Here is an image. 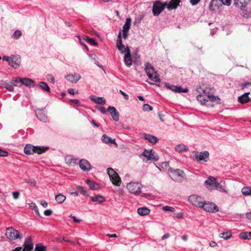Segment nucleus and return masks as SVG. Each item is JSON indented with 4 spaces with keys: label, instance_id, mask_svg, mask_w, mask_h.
<instances>
[{
    "label": "nucleus",
    "instance_id": "1",
    "mask_svg": "<svg viewBox=\"0 0 251 251\" xmlns=\"http://www.w3.org/2000/svg\"><path fill=\"white\" fill-rule=\"evenodd\" d=\"M197 91L200 93L197 97L198 101L202 105L208 107H213L215 104L220 102V99L218 97L213 95L214 90L213 88L206 87L203 89L199 88Z\"/></svg>",
    "mask_w": 251,
    "mask_h": 251
},
{
    "label": "nucleus",
    "instance_id": "2",
    "mask_svg": "<svg viewBox=\"0 0 251 251\" xmlns=\"http://www.w3.org/2000/svg\"><path fill=\"white\" fill-rule=\"evenodd\" d=\"M168 174L171 178L176 182H180L183 179H186L185 174L180 169H173L170 168L168 170Z\"/></svg>",
    "mask_w": 251,
    "mask_h": 251
},
{
    "label": "nucleus",
    "instance_id": "3",
    "mask_svg": "<svg viewBox=\"0 0 251 251\" xmlns=\"http://www.w3.org/2000/svg\"><path fill=\"white\" fill-rule=\"evenodd\" d=\"M49 147L34 146L31 144H27L24 148V152L27 155H31L34 153L39 154L46 152Z\"/></svg>",
    "mask_w": 251,
    "mask_h": 251
},
{
    "label": "nucleus",
    "instance_id": "4",
    "mask_svg": "<svg viewBox=\"0 0 251 251\" xmlns=\"http://www.w3.org/2000/svg\"><path fill=\"white\" fill-rule=\"evenodd\" d=\"M145 70L150 79L155 82H160L161 80L159 77L157 72L151 64L149 63H146L145 65Z\"/></svg>",
    "mask_w": 251,
    "mask_h": 251
},
{
    "label": "nucleus",
    "instance_id": "5",
    "mask_svg": "<svg viewBox=\"0 0 251 251\" xmlns=\"http://www.w3.org/2000/svg\"><path fill=\"white\" fill-rule=\"evenodd\" d=\"M224 5L222 0H211L208 8L211 12L216 13L221 11Z\"/></svg>",
    "mask_w": 251,
    "mask_h": 251
},
{
    "label": "nucleus",
    "instance_id": "6",
    "mask_svg": "<svg viewBox=\"0 0 251 251\" xmlns=\"http://www.w3.org/2000/svg\"><path fill=\"white\" fill-rule=\"evenodd\" d=\"M107 174L112 183L116 186H120L121 183V180L118 173L110 168L107 169Z\"/></svg>",
    "mask_w": 251,
    "mask_h": 251
},
{
    "label": "nucleus",
    "instance_id": "7",
    "mask_svg": "<svg viewBox=\"0 0 251 251\" xmlns=\"http://www.w3.org/2000/svg\"><path fill=\"white\" fill-rule=\"evenodd\" d=\"M126 188L130 193L138 195L141 192L142 185L138 182H130L127 184Z\"/></svg>",
    "mask_w": 251,
    "mask_h": 251
},
{
    "label": "nucleus",
    "instance_id": "8",
    "mask_svg": "<svg viewBox=\"0 0 251 251\" xmlns=\"http://www.w3.org/2000/svg\"><path fill=\"white\" fill-rule=\"evenodd\" d=\"M167 5V2L163 3L159 0L155 1L152 6V13L153 15L154 16H158L165 9Z\"/></svg>",
    "mask_w": 251,
    "mask_h": 251
},
{
    "label": "nucleus",
    "instance_id": "9",
    "mask_svg": "<svg viewBox=\"0 0 251 251\" xmlns=\"http://www.w3.org/2000/svg\"><path fill=\"white\" fill-rule=\"evenodd\" d=\"M188 201L193 205L200 208L201 207L204 201L202 198L195 195L190 196L188 198Z\"/></svg>",
    "mask_w": 251,
    "mask_h": 251
},
{
    "label": "nucleus",
    "instance_id": "10",
    "mask_svg": "<svg viewBox=\"0 0 251 251\" xmlns=\"http://www.w3.org/2000/svg\"><path fill=\"white\" fill-rule=\"evenodd\" d=\"M5 235L8 239H10L15 240L17 238H22V236L20 235L19 231L17 230H15L12 227H9L6 229Z\"/></svg>",
    "mask_w": 251,
    "mask_h": 251
},
{
    "label": "nucleus",
    "instance_id": "11",
    "mask_svg": "<svg viewBox=\"0 0 251 251\" xmlns=\"http://www.w3.org/2000/svg\"><path fill=\"white\" fill-rule=\"evenodd\" d=\"M201 208L208 212L215 213L219 211L218 207L212 202H204L203 201Z\"/></svg>",
    "mask_w": 251,
    "mask_h": 251
},
{
    "label": "nucleus",
    "instance_id": "12",
    "mask_svg": "<svg viewBox=\"0 0 251 251\" xmlns=\"http://www.w3.org/2000/svg\"><path fill=\"white\" fill-rule=\"evenodd\" d=\"M18 82H21L23 84L28 87H33L35 85L34 80L28 78H17L14 81L13 84L16 86L18 85Z\"/></svg>",
    "mask_w": 251,
    "mask_h": 251
},
{
    "label": "nucleus",
    "instance_id": "13",
    "mask_svg": "<svg viewBox=\"0 0 251 251\" xmlns=\"http://www.w3.org/2000/svg\"><path fill=\"white\" fill-rule=\"evenodd\" d=\"M195 157L199 161H203L204 162H207L209 157V152L207 151H203L200 152L196 151L195 152Z\"/></svg>",
    "mask_w": 251,
    "mask_h": 251
},
{
    "label": "nucleus",
    "instance_id": "14",
    "mask_svg": "<svg viewBox=\"0 0 251 251\" xmlns=\"http://www.w3.org/2000/svg\"><path fill=\"white\" fill-rule=\"evenodd\" d=\"M21 59L19 55H14L11 57V60L10 61V65L15 68H17L20 66Z\"/></svg>",
    "mask_w": 251,
    "mask_h": 251
},
{
    "label": "nucleus",
    "instance_id": "15",
    "mask_svg": "<svg viewBox=\"0 0 251 251\" xmlns=\"http://www.w3.org/2000/svg\"><path fill=\"white\" fill-rule=\"evenodd\" d=\"M116 44L118 50L122 53H123L124 52H126V47L125 48V46L122 43L121 31H120L119 33Z\"/></svg>",
    "mask_w": 251,
    "mask_h": 251
},
{
    "label": "nucleus",
    "instance_id": "16",
    "mask_svg": "<svg viewBox=\"0 0 251 251\" xmlns=\"http://www.w3.org/2000/svg\"><path fill=\"white\" fill-rule=\"evenodd\" d=\"M251 0H234V5L241 9L245 8L247 5L250 2Z\"/></svg>",
    "mask_w": 251,
    "mask_h": 251
},
{
    "label": "nucleus",
    "instance_id": "17",
    "mask_svg": "<svg viewBox=\"0 0 251 251\" xmlns=\"http://www.w3.org/2000/svg\"><path fill=\"white\" fill-rule=\"evenodd\" d=\"M24 249L22 251H31L33 248L31 237H28L24 242L23 245Z\"/></svg>",
    "mask_w": 251,
    "mask_h": 251
},
{
    "label": "nucleus",
    "instance_id": "18",
    "mask_svg": "<svg viewBox=\"0 0 251 251\" xmlns=\"http://www.w3.org/2000/svg\"><path fill=\"white\" fill-rule=\"evenodd\" d=\"M107 110L108 111L114 121H118L119 120V113L114 107L109 106Z\"/></svg>",
    "mask_w": 251,
    "mask_h": 251
},
{
    "label": "nucleus",
    "instance_id": "19",
    "mask_svg": "<svg viewBox=\"0 0 251 251\" xmlns=\"http://www.w3.org/2000/svg\"><path fill=\"white\" fill-rule=\"evenodd\" d=\"M36 115L40 121L43 122H47L48 118L45 111L42 109H38L36 111Z\"/></svg>",
    "mask_w": 251,
    "mask_h": 251
},
{
    "label": "nucleus",
    "instance_id": "20",
    "mask_svg": "<svg viewBox=\"0 0 251 251\" xmlns=\"http://www.w3.org/2000/svg\"><path fill=\"white\" fill-rule=\"evenodd\" d=\"M126 52L125 54L124 61L127 67H130L132 64V60L131 58L130 51L128 47H126Z\"/></svg>",
    "mask_w": 251,
    "mask_h": 251
},
{
    "label": "nucleus",
    "instance_id": "21",
    "mask_svg": "<svg viewBox=\"0 0 251 251\" xmlns=\"http://www.w3.org/2000/svg\"><path fill=\"white\" fill-rule=\"evenodd\" d=\"M81 77V75L76 73L70 74L65 76L66 79L72 83H76Z\"/></svg>",
    "mask_w": 251,
    "mask_h": 251
},
{
    "label": "nucleus",
    "instance_id": "22",
    "mask_svg": "<svg viewBox=\"0 0 251 251\" xmlns=\"http://www.w3.org/2000/svg\"><path fill=\"white\" fill-rule=\"evenodd\" d=\"M80 168L84 171H88L91 168L90 163L85 159H81L79 162Z\"/></svg>",
    "mask_w": 251,
    "mask_h": 251
},
{
    "label": "nucleus",
    "instance_id": "23",
    "mask_svg": "<svg viewBox=\"0 0 251 251\" xmlns=\"http://www.w3.org/2000/svg\"><path fill=\"white\" fill-rule=\"evenodd\" d=\"M180 2V0H171L166 6L169 10L175 9L179 5Z\"/></svg>",
    "mask_w": 251,
    "mask_h": 251
},
{
    "label": "nucleus",
    "instance_id": "24",
    "mask_svg": "<svg viewBox=\"0 0 251 251\" xmlns=\"http://www.w3.org/2000/svg\"><path fill=\"white\" fill-rule=\"evenodd\" d=\"M249 94V92L243 94L242 96L239 97L238 98V101L242 104H245L249 102L251 100L248 96Z\"/></svg>",
    "mask_w": 251,
    "mask_h": 251
},
{
    "label": "nucleus",
    "instance_id": "25",
    "mask_svg": "<svg viewBox=\"0 0 251 251\" xmlns=\"http://www.w3.org/2000/svg\"><path fill=\"white\" fill-rule=\"evenodd\" d=\"M90 99L96 103L104 104L105 100L102 97H97L96 96L92 95L90 97Z\"/></svg>",
    "mask_w": 251,
    "mask_h": 251
},
{
    "label": "nucleus",
    "instance_id": "26",
    "mask_svg": "<svg viewBox=\"0 0 251 251\" xmlns=\"http://www.w3.org/2000/svg\"><path fill=\"white\" fill-rule=\"evenodd\" d=\"M91 200L92 201L97 202L100 204L105 201V199L103 197L100 195H95L91 197Z\"/></svg>",
    "mask_w": 251,
    "mask_h": 251
},
{
    "label": "nucleus",
    "instance_id": "27",
    "mask_svg": "<svg viewBox=\"0 0 251 251\" xmlns=\"http://www.w3.org/2000/svg\"><path fill=\"white\" fill-rule=\"evenodd\" d=\"M217 181L216 178L210 176L205 180V184L207 185L214 187Z\"/></svg>",
    "mask_w": 251,
    "mask_h": 251
},
{
    "label": "nucleus",
    "instance_id": "28",
    "mask_svg": "<svg viewBox=\"0 0 251 251\" xmlns=\"http://www.w3.org/2000/svg\"><path fill=\"white\" fill-rule=\"evenodd\" d=\"M239 237L242 240L251 239V232H243L239 235Z\"/></svg>",
    "mask_w": 251,
    "mask_h": 251
},
{
    "label": "nucleus",
    "instance_id": "29",
    "mask_svg": "<svg viewBox=\"0 0 251 251\" xmlns=\"http://www.w3.org/2000/svg\"><path fill=\"white\" fill-rule=\"evenodd\" d=\"M138 213L141 216H145L148 215L150 210L146 207H141L137 209Z\"/></svg>",
    "mask_w": 251,
    "mask_h": 251
},
{
    "label": "nucleus",
    "instance_id": "30",
    "mask_svg": "<svg viewBox=\"0 0 251 251\" xmlns=\"http://www.w3.org/2000/svg\"><path fill=\"white\" fill-rule=\"evenodd\" d=\"M142 136L143 139L148 140V141H152V140H153L154 141H158V140L156 137L152 136L150 134H144L142 135Z\"/></svg>",
    "mask_w": 251,
    "mask_h": 251
},
{
    "label": "nucleus",
    "instance_id": "31",
    "mask_svg": "<svg viewBox=\"0 0 251 251\" xmlns=\"http://www.w3.org/2000/svg\"><path fill=\"white\" fill-rule=\"evenodd\" d=\"M55 199L58 203L61 204L65 201L66 198V196L63 194H59L55 196Z\"/></svg>",
    "mask_w": 251,
    "mask_h": 251
},
{
    "label": "nucleus",
    "instance_id": "32",
    "mask_svg": "<svg viewBox=\"0 0 251 251\" xmlns=\"http://www.w3.org/2000/svg\"><path fill=\"white\" fill-rule=\"evenodd\" d=\"M176 150L179 152H184L187 151L188 148L184 144H180L176 147Z\"/></svg>",
    "mask_w": 251,
    "mask_h": 251
},
{
    "label": "nucleus",
    "instance_id": "33",
    "mask_svg": "<svg viewBox=\"0 0 251 251\" xmlns=\"http://www.w3.org/2000/svg\"><path fill=\"white\" fill-rule=\"evenodd\" d=\"M86 183L90 188L93 190H95L99 188L98 184L93 181L87 179L86 180Z\"/></svg>",
    "mask_w": 251,
    "mask_h": 251
},
{
    "label": "nucleus",
    "instance_id": "34",
    "mask_svg": "<svg viewBox=\"0 0 251 251\" xmlns=\"http://www.w3.org/2000/svg\"><path fill=\"white\" fill-rule=\"evenodd\" d=\"M224 184V183H222V182H218L217 181L214 188L220 191L226 192V188Z\"/></svg>",
    "mask_w": 251,
    "mask_h": 251
},
{
    "label": "nucleus",
    "instance_id": "35",
    "mask_svg": "<svg viewBox=\"0 0 251 251\" xmlns=\"http://www.w3.org/2000/svg\"><path fill=\"white\" fill-rule=\"evenodd\" d=\"M131 24V19L128 18L126 20V22L123 27V31L128 32L130 28Z\"/></svg>",
    "mask_w": 251,
    "mask_h": 251
},
{
    "label": "nucleus",
    "instance_id": "36",
    "mask_svg": "<svg viewBox=\"0 0 251 251\" xmlns=\"http://www.w3.org/2000/svg\"><path fill=\"white\" fill-rule=\"evenodd\" d=\"M65 161L69 165L74 166L76 164V160L70 156H67L65 157Z\"/></svg>",
    "mask_w": 251,
    "mask_h": 251
},
{
    "label": "nucleus",
    "instance_id": "37",
    "mask_svg": "<svg viewBox=\"0 0 251 251\" xmlns=\"http://www.w3.org/2000/svg\"><path fill=\"white\" fill-rule=\"evenodd\" d=\"M83 39L84 40L86 41V42H87L91 45H95V46L98 45V44L97 42L95 41L93 38H91L89 37L88 36L84 35L83 36Z\"/></svg>",
    "mask_w": 251,
    "mask_h": 251
},
{
    "label": "nucleus",
    "instance_id": "38",
    "mask_svg": "<svg viewBox=\"0 0 251 251\" xmlns=\"http://www.w3.org/2000/svg\"><path fill=\"white\" fill-rule=\"evenodd\" d=\"M241 192L245 196H251V187H244L242 189Z\"/></svg>",
    "mask_w": 251,
    "mask_h": 251
},
{
    "label": "nucleus",
    "instance_id": "39",
    "mask_svg": "<svg viewBox=\"0 0 251 251\" xmlns=\"http://www.w3.org/2000/svg\"><path fill=\"white\" fill-rule=\"evenodd\" d=\"M39 85L42 90L50 92V88L47 83L45 82H41L39 83Z\"/></svg>",
    "mask_w": 251,
    "mask_h": 251
},
{
    "label": "nucleus",
    "instance_id": "40",
    "mask_svg": "<svg viewBox=\"0 0 251 251\" xmlns=\"http://www.w3.org/2000/svg\"><path fill=\"white\" fill-rule=\"evenodd\" d=\"M219 236L225 240H227L231 237V233L228 231L220 234Z\"/></svg>",
    "mask_w": 251,
    "mask_h": 251
},
{
    "label": "nucleus",
    "instance_id": "41",
    "mask_svg": "<svg viewBox=\"0 0 251 251\" xmlns=\"http://www.w3.org/2000/svg\"><path fill=\"white\" fill-rule=\"evenodd\" d=\"M159 159V157L157 155H156L155 152L151 150V155L149 158H148V160H153V161H157Z\"/></svg>",
    "mask_w": 251,
    "mask_h": 251
},
{
    "label": "nucleus",
    "instance_id": "42",
    "mask_svg": "<svg viewBox=\"0 0 251 251\" xmlns=\"http://www.w3.org/2000/svg\"><path fill=\"white\" fill-rule=\"evenodd\" d=\"M34 251H46V247L40 244H37L35 246Z\"/></svg>",
    "mask_w": 251,
    "mask_h": 251
},
{
    "label": "nucleus",
    "instance_id": "43",
    "mask_svg": "<svg viewBox=\"0 0 251 251\" xmlns=\"http://www.w3.org/2000/svg\"><path fill=\"white\" fill-rule=\"evenodd\" d=\"M174 92H178V93H181V92L187 93L188 92V90L187 88L183 89L181 86H176V89H174Z\"/></svg>",
    "mask_w": 251,
    "mask_h": 251
},
{
    "label": "nucleus",
    "instance_id": "44",
    "mask_svg": "<svg viewBox=\"0 0 251 251\" xmlns=\"http://www.w3.org/2000/svg\"><path fill=\"white\" fill-rule=\"evenodd\" d=\"M21 35L22 32L19 30H16L12 35V37L15 39H18L21 36Z\"/></svg>",
    "mask_w": 251,
    "mask_h": 251
},
{
    "label": "nucleus",
    "instance_id": "45",
    "mask_svg": "<svg viewBox=\"0 0 251 251\" xmlns=\"http://www.w3.org/2000/svg\"><path fill=\"white\" fill-rule=\"evenodd\" d=\"M115 139H112L111 138L108 137L106 134H103L101 137L102 141H115Z\"/></svg>",
    "mask_w": 251,
    "mask_h": 251
},
{
    "label": "nucleus",
    "instance_id": "46",
    "mask_svg": "<svg viewBox=\"0 0 251 251\" xmlns=\"http://www.w3.org/2000/svg\"><path fill=\"white\" fill-rule=\"evenodd\" d=\"M76 189L77 190V191L78 192V194L80 193V194L83 195H87V191L83 189V187H82L80 186H78L76 187Z\"/></svg>",
    "mask_w": 251,
    "mask_h": 251
},
{
    "label": "nucleus",
    "instance_id": "47",
    "mask_svg": "<svg viewBox=\"0 0 251 251\" xmlns=\"http://www.w3.org/2000/svg\"><path fill=\"white\" fill-rule=\"evenodd\" d=\"M143 109L145 111H149L152 110V107L148 104H144L143 106Z\"/></svg>",
    "mask_w": 251,
    "mask_h": 251
},
{
    "label": "nucleus",
    "instance_id": "48",
    "mask_svg": "<svg viewBox=\"0 0 251 251\" xmlns=\"http://www.w3.org/2000/svg\"><path fill=\"white\" fill-rule=\"evenodd\" d=\"M32 205L33 206V209L35 211L36 214L37 215H38V216H40V213H39V209H38V207L36 206V205L35 204V203H31L29 204V207H32Z\"/></svg>",
    "mask_w": 251,
    "mask_h": 251
},
{
    "label": "nucleus",
    "instance_id": "49",
    "mask_svg": "<svg viewBox=\"0 0 251 251\" xmlns=\"http://www.w3.org/2000/svg\"><path fill=\"white\" fill-rule=\"evenodd\" d=\"M151 150L150 151L145 150L144 151V152H143L142 155L144 157H146L147 159H148V158H149L150 156L151 155Z\"/></svg>",
    "mask_w": 251,
    "mask_h": 251
},
{
    "label": "nucleus",
    "instance_id": "50",
    "mask_svg": "<svg viewBox=\"0 0 251 251\" xmlns=\"http://www.w3.org/2000/svg\"><path fill=\"white\" fill-rule=\"evenodd\" d=\"M162 209L164 211H171L172 212H174L175 211V209L174 207H170L169 206H164V207H163Z\"/></svg>",
    "mask_w": 251,
    "mask_h": 251
},
{
    "label": "nucleus",
    "instance_id": "51",
    "mask_svg": "<svg viewBox=\"0 0 251 251\" xmlns=\"http://www.w3.org/2000/svg\"><path fill=\"white\" fill-rule=\"evenodd\" d=\"M8 152L5 151L0 149V156L6 157L8 156Z\"/></svg>",
    "mask_w": 251,
    "mask_h": 251
},
{
    "label": "nucleus",
    "instance_id": "52",
    "mask_svg": "<svg viewBox=\"0 0 251 251\" xmlns=\"http://www.w3.org/2000/svg\"><path fill=\"white\" fill-rule=\"evenodd\" d=\"M47 79L48 81H49L50 82H52V83H54L55 82L54 77L53 75H47Z\"/></svg>",
    "mask_w": 251,
    "mask_h": 251
},
{
    "label": "nucleus",
    "instance_id": "53",
    "mask_svg": "<svg viewBox=\"0 0 251 251\" xmlns=\"http://www.w3.org/2000/svg\"><path fill=\"white\" fill-rule=\"evenodd\" d=\"M165 86L168 89H170L173 91H174V89H176V86L170 85L169 83H165Z\"/></svg>",
    "mask_w": 251,
    "mask_h": 251
},
{
    "label": "nucleus",
    "instance_id": "54",
    "mask_svg": "<svg viewBox=\"0 0 251 251\" xmlns=\"http://www.w3.org/2000/svg\"><path fill=\"white\" fill-rule=\"evenodd\" d=\"M245 8H244L243 9H242L243 10V12H242V15L244 17H249L250 15V12H248V11H247L246 10H244Z\"/></svg>",
    "mask_w": 251,
    "mask_h": 251
},
{
    "label": "nucleus",
    "instance_id": "55",
    "mask_svg": "<svg viewBox=\"0 0 251 251\" xmlns=\"http://www.w3.org/2000/svg\"><path fill=\"white\" fill-rule=\"evenodd\" d=\"M52 214V211L50 210V209H48V210H46L45 211H44V215L46 216H50L51 214Z\"/></svg>",
    "mask_w": 251,
    "mask_h": 251
},
{
    "label": "nucleus",
    "instance_id": "56",
    "mask_svg": "<svg viewBox=\"0 0 251 251\" xmlns=\"http://www.w3.org/2000/svg\"><path fill=\"white\" fill-rule=\"evenodd\" d=\"M98 110H99L101 113H105L106 112L105 108L103 106H96V107Z\"/></svg>",
    "mask_w": 251,
    "mask_h": 251
},
{
    "label": "nucleus",
    "instance_id": "57",
    "mask_svg": "<svg viewBox=\"0 0 251 251\" xmlns=\"http://www.w3.org/2000/svg\"><path fill=\"white\" fill-rule=\"evenodd\" d=\"M119 92L123 96L125 99H126V100H128L129 97H128V95H127L126 93L122 91V90H120Z\"/></svg>",
    "mask_w": 251,
    "mask_h": 251
},
{
    "label": "nucleus",
    "instance_id": "58",
    "mask_svg": "<svg viewBox=\"0 0 251 251\" xmlns=\"http://www.w3.org/2000/svg\"><path fill=\"white\" fill-rule=\"evenodd\" d=\"M70 217H71L75 223H79L81 222L80 220L77 219L76 217L74 216L70 215Z\"/></svg>",
    "mask_w": 251,
    "mask_h": 251
},
{
    "label": "nucleus",
    "instance_id": "59",
    "mask_svg": "<svg viewBox=\"0 0 251 251\" xmlns=\"http://www.w3.org/2000/svg\"><path fill=\"white\" fill-rule=\"evenodd\" d=\"M12 195H13V198L14 199H17L18 198L20 193L18 191H15L13 193Z\"/></svg>",
    "mask_w": 251,
    "mask_h": 251
},
{
    "label": "nucleus",
    "instance_id": "60",
    "mask_svg": "<svg viewBox=\"0 0 251 251\" xmlns=\"http://www.w3.org/2000/svg\"><path fill=\"white\" fill-rule=\"evenodd\" d=\"M2 60L4 61L8 62L9 64H10V61L11 60V57L4 55L2 57Z\"/></svg>",
    "mask_w": 251,
    "mask_h": 251
},
{
    "label": "nucleus",
    "instance_id": "61",
    "mask_svg": "<svg viewBox=\"0 0 251 251\" xmlns=\"http://www.w3.org/2000/svg\"><path fill=\"white\" fill-rule=\"evenodd\" d=\"M225 5L229 6L231 4V0H222Z\"/></svg>",
    "mask_w": 251,
    "mask_h": 251
},
{
    "label": "nucleus",
    "instance_id": "62",
    "mask_svg": "<svg viewBox=\"0 0 251 251\" xmlns=\"http://www.w3.org/2000/svg\"><path fill=\"white\" fill-rule=\"evenodd\" d=\"M200 0H189V1L192 4V5H196L197 3L199 2Z\"/></svg>",
    "mask_w": 251,
    "mask_h": 251
},
{
    "label": "nucleus",
    "instance_id": "63",
    "mask_svg": "<svg viewBox=\"0 0 251 251\" xmlns=\"http://www.w3.org/2000/svg\"><path fill=\"white\" fill-rule=\"evenodd\" d=\"M111 147H117L116 142H106Z\"/></svg>",
    "mask_w": 251,
    "mask_h": 251
},
{
    "label": "nucleus",
    "instance_id": "64",
    "mask_svg": "<svg viewBox=\"0 0 251 251\" xmlns=\"http://www.w3.org/2000/svg\"><path fill=\"white\" fill-rule=\"evenodd\" d=\"M5 88L9 91H12L13 90V86L11 85H7Z\"/></svg>",
    "mask_w": 251,
    "mask_h": 251
}]
</instances>
